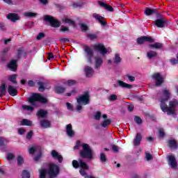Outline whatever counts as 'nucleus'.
Wrapping results in <instances>:
<instances>
[{"label":"nucleus","instance_id":"f257e3e1","mask_svg":"<svg viewBox=\"0 0 178 178\" xmlns=\"http://www.w3.org/2000/svg\"><path fill=\"white\" fill-rule=\"evenodd\" d=\"M163 97L159 99L160 104V108L161 111L164 113H167V115H175V111H176V107L178 105V100L173 99L169 102L170 106L166 105V102L170 99V92L169 90L165 89L163 90Z\"/></svg>","mask_w":178,"mask_h":178},{"label":"nucleus","instance_id":"f03ea898","mask_svg":"<svg viewBox=\"0 0 178 178\" xmlns=\"http://www.w3.org/2000/svg\"><path fill=\"white\" fill-rule=\"evenodd\" d=\"M72 166L74 168V169H79V168H81L79 170V173L81 176L83 177H88L87 176V170L90 169V166H88V164H86L83 159H79L78 161L77 160H73L72 161Z\"/></svg>","mask_w":178,"mask_h":178},{"label":"nucleus","instance_id":"7ed1b4c3","mask_svg":"<svg viewBox=\"0 0 178 178\" xmlns=\"http://www.w3.org/2000/svg\"><path fill=\"white\" fill-rule=\"evenodd\" d=\"M82 149L79 152V156L83 159H94V156H92V149L90 145L87 143H83L81 145Z\"/></svg>","mask_w":178,"mask_h":178},{"label":"nucleus","instance_id":"20e7f679","mask_svg":"<svg viewBox=\"0 0 178 178\" xmlns=\"http://www.w3.org/2000/svg\"><path fill=\"white\" fill-rule=\"evenodd\" d=\"M28 101L31 105H35V102H41V104L48 102V99L39 93H33L32 96L29 97Z\"/></svg>","mask_w":178,"mask_h":178},{"label":"nucleus","instance_id":"39448f33","mask_svg":"<svg viewBox=\"0 0 178 178\" xmlns=\"http://www.w3.org/2000/svg\"><path fill=\"white\" fill-rule=\"evenodd\" d=\"M49 178H58L60 173V168L59 165L55 163H51L49 165V170L47 172Z\"/></svg>","mask_w":178,"mask_h":178},{"label":"nucleus","instance_id":"423d86ee","mask_svg":"<svg viewBox=\"0 0 178 178\" xmlns=\"http://www.w3.org/2000/svg\"><path fill=\"white\" fill-rule=\"evenodd\" d=\"M43 20L44 22H47V23H49L51 27H54V29H58V27H60V22L51 15H44Z\"/></svg>","mask_w":178,"mask_h":178},{"label":"nucleus","instance_id":"0eeeda50","mask_svg":"<svg viewBox=\"0 0 178 178\" xmlns=\"http://www.w3.org/2000/svg\"><path fill=\"white\" fill-rule=\"evenodd\" d=\"M76 101L79 105H88L90 104V92H84L83 95L76 99Z\"/></svg>","mask_w":178,"mask_h":178},{"label":"nucleus","instance_id":"6e6552de","mask_svg":"<svg viewBox=\"0 0 178 178\" xmlns=\"http://www.w3.org/2000/svg\"><path fill=\"white\" fill-rule=\"evenodd\" d=\"M152 79H154V80H155L156 87H161L162 84H163V76H162L160 72H155L154 74L152 75Z\"/></svg>","mask_w":178,"mask_h":178},{"label":"nucleus","instance_id":"1a4fd4ad","mask_svg":"<svg viewBox=\"0 0 178 178\" xmlns=\"http://www.w3.org/2000/svg\"><path fill=\"white\" fill-rule=\"evenodd\" d=\"M85 52L87 54V62L89 65H92V58H94V51L90 47L86 46L85 47Z\"/></svg>","mask_w":178,"mask_h":178},{"label":"nucleus","instance_id":"9d476101","mask_svg":"<svg viewBox=\"0 0 178 178\" xmlns=\"http://www.w3.org/2000/svg\"><path fill=\"white\" fill-rule=\"evenodd\" d=\"M94 48L95 51H98L102 55H106V54H108V49L105 47V45L102 43L95 44Z\"/></svg>","mask_w":178,"mask_h":178},{"label":"nucleus","instance_id":"9b49d317","mask_svg":"<svg viewBox=\"0 0 178 178\" xmlns=\"http://www.w3.org/2000/svg\"><path fill=\"white\" fill-rule=\"evenodd\" d=\"M167 24L168 20L165 17H160L155 20V26H157L158 29H163Z\"/></svg>","mask_w":178,"mask_h":178},{"label":"nucleus","instance_id":"f8f14e48","mask_svg":"<svg viewBox=\"0 0 178 178\" xmlns=\"http://www.w3.org/2000/svg\"><path fill=\"white\" fill-rule=\"evenodd\" d=\"M117 83L113 84L114 88H118V87H122V88H127L130 90L133 88V86L127 83H124L123 81L118 80L117 81Z\"/></svg>","mask_w":178,"mask_h":178},{"label":"nucleus","instance_id":"ddd939ff","mask_svg":"<svg viewBox=\"0 0 178 178\" xmlns=\"http://www.w3.org/2000/svg\"><path fill=\"white\" fill-rule=\"evenodd\" d=\"M92 18L95 19V20H97V22H99V23H100V24H102V26H103L104 27H105V26H106V24H108V22H106V21H105V17H102V15H100L99 14L93 13Z\"/></svg>","mask_w":178,"mask_h":178},{"label":"nucleus","instance_id":"4468645a","mask_svg":"<svg viewBox=\"0 0 178 178\" xmlns=\"http://www.w3.org/2000/svg\"><path fill=\"white\" fill-rule=\"evenodd\" d=\"M168 165L171 166L172 169H176L177 168V161L176 157L170 154L168 156Z\"/></svg>","mask_w":178,"mask_h":178},{"label":"nucleus","instance_id":"2eb2a0df","mask_svg":"<svg viewBox=\"0 0 178 178\" xmlns=\"http://www.w3.org/2000/svg\"><path fill=\"white\" fill-rule=\"evenodd\" d=\"M51 155L53 159L58 161L59 163L63 162V156H62L61 154H59V152H56V150H51Z\"/></svg>","mask_w":178,"mask_h":178},{"label":"nucleus","instance_id":"dca6fc26","mask_svg":"<svg viewBox=\"0 0 178 178\" xmlns=\"http://www.w3.org/2000/svg\"><path fill=\"white\" fill-rule=\"evenodd\" d=\"M6 18L10 20L13 23H16L17 20H20V16L19 14L10 13L6 15Z\"/></svg>","mask_w":178,"mask_h":178},{"label":"nucleus","instance_id":"f3484780","mask_svg":"<svg viewBox=\"0 0 178 178\" xmlns=\"http://www.w3.org/2000/svg\"><path fill=\"white\" fill-rule=\"evenodd\" d=\"M22 56H24V58L26 59L27 58V51H24V49H22V47H19L17 49V54L15 55L16 59L19 60Z\"/></svg>","mask_w":178,"mask_h":178},{"label":"nucleus","instance_id":"a211bd4d","mask_svg":"<svg viewBox=\"0 0 178 178\" xmlns=\"http://www.w3.org/2000/svg\"><path fill=\"white\" fill-rule=\"evenodd\" d=\"M98 5L101 6L102 8H104L106 10H108V12H115V9L112 6L107 4L106 3H104V1H99L97 2Z\"/></svg>","mask_w":178,"mask_h":178},{"label":"nucleus","instance_id":"6ab92c4d","mask_svg":"<svg viewBox=\"0 0 178 178\" xmlns=\"http://www.w3.org/2000/svg\"><path fill=\"white\" fill-rule=\"evenodd\" d=\"M8 67L11 72H16L17 70V60H12L8 64Z\"/></svg>","mask_w":178,"mask_h":178},{"label":"nucleus","instance_id":"aec40b11","mask_svg":"<svg viewBox=\"0 0 178 178\" xmlns=\"http://www.w3.org/2000/svg\"><path fill=\"white\" fill-rule=\"evenodd\" d=\"M84 72L86 77H92L94 75V69L88 65L85 66Z\"/></svg>","mask_w":178,"mask_h":178},{"label":"nucleus","instance_id":"412c9836","mask_svg":"<svg viewBox=\"0 0 178 178\" xmlns=\"http://www.w3.org/2000/svg\"><path fill=\"white\" fill-rule=\"evenodd\" d=\"M143 140V135L140 133H137L136 138L134 140V145L135 147H138L140 144H141V141Z\"/></svg>","mask_w":178,"mask_h":178},{"label":"nucleus","instance_id":"4be33fe9","mask_svg":"<svg viewBox=\"0 0 178 178\" xmlns=\"http://www.w3.org/2000/svg\"><path fill=\"white\" fill-rule=\"evenodd\" d=\"M65 130L68 137H73V136H74V131H73V127L72 126V124H67Z\"/></svg>","mask_w":178,"mask_h":178},{"label":"nucleus","instance_id":"5701e85b","mask_svg":"<svg viewBox=\"0 0 178 178\" xmlns=\"http://www.w3.org/2000/svg\"><path fill=\"white\" fill-rule=\"evenodd\" d=\"M149 48L150 49H163V44L161 42H156L154 44H149Z\"/></svg>","mask_w":178,"mask_h":178},{"label":"nucleus","instance_id":"b1692460","mask_svg":"<svg viewBox=\"0 0 178 178\" xmlns=\"http://www.w3.org/2000/svg\"><path fill=\"white\" fill-rule=\"evenodd\" d=\"M8 92L9 94V95H11V97H16V95H17V90L12 86H8Z\"/></svg>","mask_w":178,"mask_h":178},{"label":"nucleus","instance_id":"393cba45","mask_svg":"<svg viewBox=\"0 0 178 178\" xmlns=\"http://www.w3.org/2000/svg\"><path fill=\"white\" fill-rule=\"evenodd\" d=\"M47 115H48V111H44L43 109H40L36 113V116H38V118H41L42 119L47 118Z\"/></svg>","mask_w":178,"mask_h":178},{"label":"nucleus","instance_id":"a878e982","mask_svg":"<svg viewBox=\"0 0 178 178\" xmlns=\"http://www.w3.org/2000/svg\"><path fill=\"white\" fill-rule=\"evenodd\" d=\"M168 145L170 147V148H173L174 149H177L178 145H177V141L175 139L169 140L168 142Z\"/></svg>","mask_w":178,"mask_h":178},{"label":"nucleus","instance_id":"bb28decb","mask_svg":"<svg viewBox=\"0 0 178 178\" xmlns=\"http://www.w3.org/2000/svg\"><path fill=\"white\" fill-rule=\"evenodd\" d=\"M40 125L43 129H49L51 127V122L48 120H40Z\"/></svg>","mask_w":178,"mask_h":178},{"label":"nucleus","instance_id":"cd10ccee","mask_svg":"<svg viewBox=\"0 0 178 178\" xmlns=\"http://www.w3.org/2000/svg\"><path fill=\"white\" fill-rule=\"evenodd\" d=\"M104 63L102 58L101 57H95V69H99L101 67V65Z\"/></svg>","mask_w":178,"mask_h":178},{"label":"nucleus","instance_id":"c85d7f7f","mask_svg":"<svg viewBox=\"0 0 178 178\" xmlns=\"http://www.w3.org/2000/svg\"><path fill=\"white\" fill-rule=\"evenodd\" d=\"M6 83H2L0 86V97H5L6 95Z\"/></svg>","mask_w":178,"mask_h":178},{"label":"nucleus","instance_id":"c756f323","mask_svg":"<svg viewBox=\"0 0 178 178\" xmlns=\"http://www.w3.org/2000/svg\"><path fill=\"white\" fill-rule=\"evenodd\" d=\"M158 56V53L155 51L150 50L147 53V57L149 59H152V58H156Z\"/></svg>","mask_w":178,"mask_h":178},{"label":"nucleus","instance_id":"7c9ffc66","mask_svg":"<svg viewBox=\"0 0 178 178\" xmlns=\"http://www.w3.org/2000/svg\"><path fill=\"white\" fill-rule=\"evenodd\" d=\"M66 91V88L63 86H56L55 87V93L56 94H63Z\"/></svg>","mask_w":178,"mask_h":178},{"label":"nucleus","instance_id":"2f4dec72","mask_svg":"<svg viewBox=\"0 0 178 178\" xmlns=\"http://www.w3.org/2000/svg\"><path fill=\"white\" fill-rule=\"evenodd\" d=\"M38 86H39L38 91H40V92H44V91H45V83L44 82L38 81Z\"/></svg>","mask_w":178,"mask_h":178},{"label":"nucleus","instance_id":"473e14b6","mask_svg":"<svg viewBox=\"0 0 178 178\" xmlns=\"http://www.w3.org/2000/svg\"><path fill=\"white\" fill-rule=\"evenodd\" d=\"M22 126H33V121H30L27 119H23L21 121Z\"/></svg>","mask_w":178,"mask_h":178},{"label":"nucleus","instance_id":"72a5a7b5","mask_svg":"<svg viewBox=\"0 0 178 178\" xmlns=\"http://www.w3.org/2000/svg\"><path fill=\"white\" fill-rule=\"evenodd\" d=\"M17 77V74H14L8 76V80L9 81H11V83H13V84H17V81H16Z\"/></svg>","mask_w":178,"mask_h":178},{"label":"nucleus","instance_id":"f704fd0d","mask_svg":"<svg viewBox=\"0 0 178 178\" xmlns=\"http://www.w3.org/2000/svg\"><path fill=\"white\" fill-rule=\"evenodd\" d=\"M155 12H156L155 10L151 9L147 7L145 10V15H146V16H151V15L155 13Z\"/></svg>","mask_w":178,"mask_h":178},{"label":"nucleus","instance_id":"c9c22d12","mask_svg":"<svg viewBox=\"0 0 178 178\" xmlns=\"http://www.w3.org/2000/svg\"><path fill=\"white\" fill-rule=\"evenodd\" d=\"M24 163V159L21 155H19L17 158V166H22Z\"/></svg>","mask_w":178,"mask_h":178},{"label":"nucleus","instance_id":"e433bc0d","mask_svg":"<svg viewBox=\"0 0 178 178\" xmlns=\"http://www.w3.org/2000/svg\"><path fill=\"white\" fill-rule=\"evenodd\" d=\"M111 123H112V120L107 119V120H104L103 122H102L101 125L102 127H108V126H109V124H111Z\"/></svg>","mask_w":178,"mask_h":178},{"label":"nucleus","instance_id":"4c0bfd02","mask_svg":"<svg viewBox=\"0 0 178 178\" xmlns=\"http://www.w3.org/2000/svg\"><path fill=\"white\" fill-rule=\"evenodd\" d=\"M40 171V178H45L47 177V169H41Z\"/></svg>","mask_w":178,"mask_h":178},{"label":"nucleus","instance_id":"58836bf2","mask_svg":"<svg viewBox=\"0 0 178 178\" xmlns=\"http://www.w3.org/2000/svg\"><path fill=\"white\" fill-rule=\"evenodd\" d=\"M144 42H145V36H142V37L137 38V44H138L139 45L144 44Z\"/></svg>","mask_w":178,"mask_h":178},{"label":"nucleus","instance_id":"ea45409f","mask_svg":"<svg viewBox=\"0 0 178 178\" xmlns=\"http://www.w3.org/2000/svg\"><path fill=\"white\" fill-rule=\"evenodd\" d=\"M24 16H26V17H35V16H37V13L26 12L24 13Z\"/></svg>","mask_w":178,"mask_h":178},{"label":"nucleus","instance_id":"a19ab883","mask_svg":"<svg viewBox=\"0 0 178 178\" xmlns=\"http://www.w3.org/2000/svg\"><path fill=\"white\" fill-rule=\"evenodd\" d=\"M81 31H83L86 33V31H88V26H87L86 24H79Z\"/></svg>","mask_w":178,"mask_h":178},{"label":"nucleus","instance_id":"79ce46f5","mask_svg":"<svg viewBox=\"0 0 178 178\" xmlns=\"http://www.w3.org/2000/svg\"><path fill=\"white\" fill-rule=\"evenodd\" d=\"M22 108L24 111H30L31 112H33V111H34V107L31 106L22 105Z\"/></svg>","mask_w":178,"mask_h":178},{"label":"nucleus","instance_id":"37998d69","mask_svg":"<svg viewBox=\"0 0 178 178\" xmlns=\"http://www.w3.org/2000/svg\"><path fill=\"white\" fill-rule=\"evenodd\" d=\"M145 42H149L152 44V42H155V39L149 37V36H145Z\"/></svg>","mask_w":178,"mask_h":178},{"label":"nucleus","instance_id":"c03bdc74","mask_svg":"<svg viewBox=\"0 0 178 178\" xmlns=\"http://www.w3.org/2000/svg\"><path fill=\"white\" fill-rule=\"evenodd\" d=\"M76 83H77V81H76V80L70 79V80L67 81L65 84H67V86H69L70 87H72V86H74V84H76Z\"/></svg>","mask_w":178,"mask_h":178},{"label":"nucleus","instance_id":"a18cd8bd","mask_svg":"<svg viewBox=\"0 0 178 178\" xmlns=\"http://www.w3.org/2000/svg\"><path fill=\"white\" fill-rule=\"evenodd\" d=\"M120 62H122V58H120L119 54H115L114 58V63H120Z\"/></svg>","mask_w":178,"mask_h":178},{"label":"nucleus","instance_id":"49530a36","mask_svg":"<svg viewBox=\"0 0 178 178\" xmlns=\"http://www.w3.org/2000/svg\"><path fill=\"white\" fill-rule=\"evenodd\" d=\"M100 161L101 162L105 163L108 161V159L106 158V155L105 153L100 154Z\"/></svg>","mask_w":178,"mask_h":178},{"label":"nucleus","instance_id":"de8ad7c7","mask_svg":"<svg viewBox=\"0 0 178 178\" xmlns=\"http://www.w3.org/2000/svg\"><path fill=\"white\" fill-rule=\"evenodd\" d=\"M22 178H30V172L29 171L24 170L22 171Z\"/></svg>","mask_w":178,"mask_h":178},{"label":"nucleus","instance_id":"09e8293b","mask_svg":"<svg viewBox=\"0 0 178 178\" xmlns=\"http://www.w3.org/2000/svg\"><path fill=\"white\" fill-rule=\"evenodd\" d=\"M65 23H67L68 24H71L72 26H75L76 23L72 19H70L69 18H66L65 20H63Z\"/></svg>","mask_w":178,"mask_h":178},{"label":"nucleus","instance_id":"8fccbe9b","mask_svg":"<svg viewBox=\"0 0 178 178\" xmlns=\"http://www.w3.org/2000/svg\"><path fill=\"white\" fill-rule=\"evenodd\" d=\"M15 157H16V155H15V154L13 153H8L6 156V158L8 161H12L15 159Z\"/></svg>","mask_w":178,"mask_h":178},{"label":"nucleus","instance_id":"3c124183","mask_svg":"<svg viewBox=\"0 0 178 178\" xmlns=\"http://www.w3.org/2000/svg\"><path fill=\"white\" fill-rule=\"evenodd\" d=\"M134 120L136 123H137V124H141V123H143V120H141V118H140L139 116H135Z\"/></svg>","mask_w":178,"mask_h":178},{"label":"nucleus","instance_id":"603ef678","mask_svg":"<svg viewBox=\"0 0 178 178\" xmlns=\"http://www.w3.org/2000/svg\"><path fill=\"white\" fill-rule=\"evenodd\" d=\"M45 37V33H39L38 35L36 36V40L40 41V40H42Z\"/></svg>","mask_w":178,"mask_h":178},{"label":"nucleus","instance_id":"864d4df0","mask_svg":"<svg viewBox=\"0 0 178 178\" xmlns=\"http://www.w3.org/2000/svg\"><path fill=\"white\" fill-rule=\"evenodd\" d=\"M101 116H102V113L97 111L95 115L94 119H95V120H99V119H101Z\"/></svg>","mask_w":178,"mask_h":178},{"label":"nucleus","instance_id":"5fc2aeb1","mask_svg":"<svg viewBox=\"0 0 178 178\" xmlns=\"http://www.w3.org/2000/svg\"><path fill=\"white\" fill-rule=\"evenodd\" d=\"M8 144L6 140H3V138H0V147H5Z\"/></svg>","mask_w":178,"mask_h":178},{"label":"nucleus","instance_id":"6e6d98bb","mask_svg":"<svg viewBox=\"0 0 178 178\" xmlns=\"http://www.w3.org/2000/svg\"><path fill=\"white\" fill-rule=\"evenodd\" d=\"M60 33H69L70 29H69V27H67V26H63L60 29Z\"/></svg>","mask_w":178,"mask_h":178},{"label":"nucleus","instance_id":"4d7b16f0","mask_svg":"<svg viewBox=\"0 0 178 178\" xmlns=\"http://www.w3.org/2000/svg\"><path fill=\"white\" fill-rule=\"evenodd\" d=\"M87 37L88 38H90V40H97L98 36L95 34L89 33Z\"/></svg>","mask_w":178,"mask_h":178},{"label":"nucleus","instance_id":"13d9d810","mask_svg":"<svg viewBox=\"0 0 178 178\" xmlns=\"http://www.w3.org/2000/svg\"><path fill=\"white\" fill-rule=\"evenodd\" d=\"M177 58L178 59V56ZM177 59H176L175 58H171L170 60V62L171 65H177V63H178V60Z\"/></svg>","mask_w":178,"mask_h":178},{"label":"nucleus","instance_id":"bf43d9fd","mask_svg":"<svg viewBox=\"0 0 178 178\" xmlns=\"http://www.w3.org/2000/svg\"><path fill=\"white\" fill-rule=\"evenodd\" d=\"M127 77L128 78V80H129L131 83H133V81H136V77L134 76L127 74Z\"/></svg>","mask_w":178,"mask_h":178},{"label":"nucleus","instance_id":"052dcab7","mask_svg":"<svg viewBox=\"0 0 178 178\" xmlns=\"http://www.w3.org/2000/svg\"><path fill=\"white\" fill-rule=\"evenodd\" d=\"M60 42H62V44H65V42H70V40L69 38H63L59 39Z\"/></svg>","mask_w":178,"mask_h":178},{"label":"nucleus","instance_id":"680f3d73","mask_svg":"<svg viewBox=\"0 0 178 178\" xmlns=\"http://www.w3.org/2000/svg\"><path fill=\"white\" fill-rule=\"evenodd\" d=\"M33 134V131H30L29 132H28V134H26V140H31Z\"/></svg>","mask_w":178,"mask_h":178},{"label":"nucleus","instance_id":"e2e57ef3","mask_svg":"<svg viewBox=\"0 0 178 178\" xmlns=\"http://www.w3.org/2000/svg\"><path fill=\"white\" fill-rule=\"evenodd\" d=\"M118 99V96L116 95H111L109 97V101L113 102Z\"/></svg>","mask_w":178,"mask_h":178},{"label":"nucleus","instance_id":"0e129e2a","mask_svg":"<svg viewBox=\"0 0 178 178\" xmlns=\"http://www.w3.org/2000/svg\"><path fill=\"white\" fill-rule=\"evenodd\" d=\"M40 3H41L42 5H44V6H46V5H48L49 1L48 0H38Z\"/></svg>","mask_w":178,"mask_h":178},{"label":"nucleus","instance_id":"69168bd1","mask_svg":"<svg viewBox=\"0 0 178 178\" xmlns=\"http://www.w3.org/2000/svg\"><path fill=\"white\" fill-rule=\"evenodd\" d=\"M66 106H67V108L68 109V111H73V106L72 105V104L67 102Z\"/></svg>","mask_w":178,"mask_h":178},{"label":"nucleus","instance_id":"338daca9","mask_svg":"<svg viewBox=\"0 0 178 178\" xmlns=\"http://www.w3.org/2000/svg\"><path fill=\"white\" fill-rule=\"evenodd\" d=\"M72 6L73 8H81V6H83V3H74Z\"/></svg>","mask_w":178,"mask_h":178},{"label":"nucleus","instance_id":"774afa93","mask_svg":"<svg viewBox=\"0 0 178 178\" xmlns=\"http://www.w3.org/2000/svg\"><path fill=\"white\" fill-rule=\"evenodd\" d=\"M37 150V147H32L29 149V154H34Z\"/></svg>","mask_w":178,"mask_h":178}]
</instances>
